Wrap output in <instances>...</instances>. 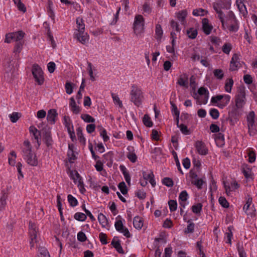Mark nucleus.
Returning a JSON list of instances; mask_svg holds the SVG:
<instances>
[{
    "label": "nucleus",
    "instance_id": "nucleus-37",
    "mask_svg": "<svg viewBox=\"0 0 257 257\" xmlns=\"http://www.w3.org/2000/svg\"><path fill=\"white\" fill-rule=\"evenodd\" d=\"M143 121L144 125L147 127H150L153 126V122L152 121L150 117L148 114L144 115Z\"/></svg>",
    "mask_w": 257,
    "mask_h": 257
},
{
    "label": "nucleus",
    "instance_id": "nucleus-56",
    "mask_svg": "<svg viewBox=\"0 0 257 257\" xmlns=\"http://www.w3.org/2000/svg\"><path fill=\"white\" fill-rule=\"evenodd\" d=\"M209 113L212 118L215 119L218 118L219 115V112L216 108H211L210 110Z\"/></svg>",
    "mask_w": 257,
    "mask_h": 257
},
{
    "label": "nucleus",
    "instance_id": "nucleus-15",
    "mask_svg": "<svg viewBox=\"0 0 257 257\" xmlns=\"http://www.w3.org/2000/svg\"><path fill=\"white\" fill-rule=\"evenodd\" d=\"M57 115L58 114L56 109H50L48 112L47 119L51 124H54L55 122V118Z\"/></svg>",
    "mask_w": 257,
    "mask_h": 257
},
{
    "label": "nucleus",
    "instance_id": "nucleus-32",
    "mask_svg": "<svg viewBox=\"0 0 257 257\" xmlns=\"http://www.w3.org/2000/svg\"><path fill=\"white\" fill-rule=\"evenodd\" d=\"M187 35L189 38L191 39H194L196 38L198 32L196 29L194 28H190L187 30Z\"/></svg>",
    "mask_w": 257,
    "mask_h": 257
},
{
    "label": "nucleus",
    "instance_id": "nucleus-51",
    "mask_svg": "<svg viewBox=\"0 0 257 257\" xmlns=\"http://www.w3.org/2000/svg\"><path fill=\"white\" fill-rule=\"evenodd\" d=\"M178 127L180 128L182 133L185 135H190L191 134V132L189 131V130L187 128V126L184 124H180V125H179Z\"/></svg>",
    "mask_w": 257,
    "mask_h": 257
},
{
    "label": "nucleus",
    "instance_id": "nucleus-33",
    "mask_svg": "<svg viewBox=\"0 0 257 257\" xmlns=\"http://www.w3.org/2000/svg\"><path fill=\"white\" fill-rule=\"evenodd\" d=\"M98 220L99 223L102 225V227H105L107 225L108 221L106 216L103 215L102 213L98 214Z\"/></svg>",
    "mask_w": 257,
    "mask_h": 257
},
{
    "label": "nucleus",
    "instance_id": "nucleus-4",
    "mask_svg": "<svg viewBox=\"0 0 257 257\" xmlns=\"http://www.w3.org/2000/svg\"><path fill=\"white\" fill-rule=\"evenodd\" d=\"M33 75L39 85H42L44 81L43 72L41 68L37 64L33 65L32 69Z\"/></svg>",
    "mask_w": 257,
    "mask_h": 257
},
{
    "label": "nucleus",
    "instance_id": "nucleus-52",
    "mask_svg": "<svg viewBox=\"0 0 257 257\" xmlns=\"http://www.w3.org/2000/svg\"><path fill=\"white\" fill-rule=\"evenodd\" d=\"M21 116V114L18 112H13L10 115V120L12 122H16L19 119Z\"/></svg>",
    "mask_w": 257,
    "mask_h": 257
},
{
    "label": "nucleus",
    "instance_id": "nucleus-44",
    "mask_svg": "<svg viewBox=\"0 0 257 257\" xmlns=\"http://www.w3.org/2000/svg\"><path fill=\"white\" fill-rule=\"evenodd\" d=\"M231 49L232 45L229 43H225L222 48V52L226 54H229Z\"/></svg>",
    "mask_w": 257,
    "mask_h": 257
},
{
    "label": "nucleus",
    "instance_id": "nucleus-55",
    "mask_svg": "<svg viewBox=\"0 0 257 257\" xmlns=\"http://www.w3.org/2000/svg\"><path fill=\"white\" fill-rule=\"evenodd\" d=\"M173 155L174 156V160H175V163H176V166L177 167V169L179 171V172L182 174H183V173L182 172V170L181 169V166H180V162H179V160L178 159V158L177 157V153L173 151Z\"/></svg>",
    "mask_w": 257,
    "mask_h": 257
},
{
    "label": "nucleus",
    "instance_id": "nucleus-26",
    "mask_svg": "<svg viewBox=\"0 0 257 257\" xmlns=\"http://www.w3.org/2000/svg\"><path fill=\"white\" fill-rule=\"evenodd\" d=\"M30 237L31 238V241L30 242L31 247H33L34 245V242H37V229L35 230H29Z\"/></svg>",
    "mask_w": 257,
    "mask_h": 257
},
{
    "label": "nucleus",
    "instance_id": "nucleus-61",
    "mask_svg": "<svg viewBox=\"0 0 257 257\" xmlns=\"http://www.w3.org/2000/svg\"><path fill=\"white\" fill-rule=\"evenodd\" d=\"M170 104L171 105V111L172 114L174 115H180V111L178 109L176 105L171 101H170Z\"/></svg>",
    "mask_w": 257,
    "mask_h": 257
},
{
    "label": "nucleus",
    "instance_id": "nucleus-29",
    "mask_svg": "<svg viewBox=\"0 0 257 257\" xmlns=\"http://www.w3.org/2000/svg\"><path fill=\"white\" fill-rule=\"evenodd\" d=\"M230 25L228 26V29L230 32H236L238 30L239 25L237 20L228 22Z\"/></svg>",
    "mask_w": 257,
    "mask_h": 257
},
{
    "label": "nucleus",
    "instance_id": "nucleus-10",
    "mask_svg": "<svg viewBox=\"0 0 257 257\" xmlns=\"http://www.w3.org/2000/svg\"><path fill=\"white\" fill-rule=\"evenodd\" d=\"M74 38L82 44H85L89 41V36L84 31L75 33L74 34Z\"/></svg>",
    "mask_w": 257,
    "mask_h": 257
},
{
    "label": "nucleus",
    "instance_id": "nucleus-22",
    "mask_svg": "<svg viewBox=\"0 0 257 257\" xmlns=\"http://www.w3.org/2000/svg\"><path fill=\"white\" fill-rule=\"evenodd\" d=\"M70 106L71 109L74 113L78 114L80 111V108L79 106L76 104L75 101L73 97H71L70 99Z\"/></svg>",
    "mask_w": 257,
    "mask_h": 257
},
{
    "label": "nucleus",
    "instance_id": "nucleus-27",
    "mask_svg": "<svg viewBox=\"0 0 257 257\" xmlns=\"http://www.w3.org/2000/svg\"><path fill=\"white\" fill-rule=\"evenodd\" d=\"M198 94L200 95H204L205 96H204L205 99H204V100L203 102V104H206L207 103V100H208V98L209 92H208V90L206 88H205L204 87H201L198 90Z\"/></svg>",
    "mask_w": 257,
    "mask_h": 257
},
{
    "label": "nucleus",
    "instance_id": "nucleus-5",
    "mask_svg": "<svg viewBox=\"0 0 257 257\" xmlns=\"http://www.w3.org/2000/svg\"><path fill=\"white\" fill-rule=\"evenodd\" d=\"M237 91L238 93L235 98V104L239 106V107H242L245 104V87L243 85L239 86Z\"/></svg>",
    "mask_w": 257,
    "mask_h": 257
},
{
    "label": "nucleus",
    "instance_id": "nucleus-64",
    "mask_svg": "<svg viewBox=\"0 0 257 257\" xmlns=\"http://www.w3.org/2000/svg\"><path fill=\"white\" fill-rule=\"evenodd\" d=\"M77 239L81 242H84L86 240L87 237L83 232L80 231L77 234Z\"/></svg>",
    "mask_w": 257,
    "mask_h": 257
},
{
    "label": "nucleus",
    "instance_id": "nucleus-16",
    "mask_svg": "<svg viewBox=\"0 0 257 257\" xmlns=\"http://www.w3.org/2000/svg\"><path fill=\"white\" fill-rule=\"evenodd\" d=\"M239 57L236 54L233 55L231 60L230 61L229 70L231 71H235L237 70L238 63Z\"/></svg>",
    "mask_w": 257,
    "mask_h": 257
},
{
    "label": "nucleus",
    "instance_id": "nucleus-11",
    "mask_svg": "<svg viewBox=\"0 0 257 257\" xmlns=\"http://www.w3.org/2000/svg\"><path fill=\"white\" fill-rule=\"evenodd\" d=\"M23 144L24 147L22 148V154L24 158L32 154V146L28 140L25 141Z\"/></svg>",
    "mask_w": 257,
    "mask_h": 257
},
{
    "label": "nucleus",
    "instance_id": "nucleus-18",
    "mask_svg": "<svg viewBox=\"0 0 257 257\" xmlns=\"http://www.w3.org/2000/svg\"><path fill=\"white\" fill-rule=\"evenodd\" d=\"M115 237L113 238L111 243V245L115 248L118 253L124 254V251L120 244V241L119 240H115Z\"/></svg>",
    "mask_w": 257,
    "mask_h": 257
},
{
    "label": "nucleus",
    "instance_id": "nucleus-35",
    "mask_svg": "<svg viewBox=\"0 0 257 257\" xmlns=\"http://www.w3.org/2000/svg\"><path fill=\"white\" fill-rule=\"evenodd\" d=\"M205 181L202 179H197L191 180V183L195 185L198 189H201Z\"/></svg>",
    "mask_w": 257,
    "mask_h": 257
},
{
    "label": "nucleus",
    "instance_id": "nucleus-2",
    "mask_svg": "<svg viewBox=\"0 0 257 257\" xmlns=\"http://www.w3.org/2000/svg\"><path fill=\"white\" fill-rule=\"evenodd\" d=\"M248 133L250 136H254L257 133V130L255 125V113L251 111L247 115Z\"/></svg>",
    "mask_w": 257,
    "mask_h": 257
},
{
    "label": "nucleus",
    "instance_id": "nucleus-57",
    "mask_svg": "<svg viewBox=\"0 0 257 257\" xmlns=\"http://www.w3.org/2000/svg\"><path fill=\"white\" fill-rule=\"evenodd\" d=\"M72 84V83L68 81L66 82L65 84V87L66 92L68 94H70L73 92V87Z\"/></svg>",
    "mask_w": 257,
    "mask_h": 257
},
{
    "label": "nucleus",
    "instance_id": "nucleus-39",
    "mask_svg": "<svg viewBox=\"0 0 257 257\" xmlns=\"http://www.w3.org/2000/svg\"><path fill=\"white\" fill-rule=\"evenodd\" d=\"M202 206L203 205L201 203L193 205L191 207L192 211L193 213L196 214L200 213L202 210Z\"/></svg>",
    "mask_w": 257,
    "mask_h": 257
},
{
    "label": "nucleus",
    "instance_id": "nucleus-42",
    "mask_svg": "<svg viewBox=\"0 0 257 257\" xmlns=\"http://www.w3.org/2000/svg\"><path fill=\"white\" fill-rule=\"evenodd\" d=\"M68 201L70 206L72 207L76 206L78 204V201L76 198L73 197L72 195L69 194L67 196Z\"/></svg>",
    "mask_w": 257,
    "mask_h": 257
},
{
    "label": "nucleus",
    "instance_id": "nucleus-25",
    "mask_svg": "<svg viewBox=\"0 0 257 257\" xmlns=\"http://www.w3.org/2000/svg\"><path fill=\"white\" fill-rule=\"evenodd\" d=\"M119 168L120 170H121L122 173L123 175V176L126 183L128 184V185H130L131 176L130 175L128 172L127 171L126 168L123 165H120Z\"/></svg>",
    "mask_w": 257,
    "mask_h": 257
},
{
    "label": "nucleus",
    "instance_id": "nucleus-36",
    "mask_svg": "<svg viewBox=\"0 0 257 257\" xmlns=\"http://www.w3.org/2000/svg\"><path fill=\"white\" fill-rule=\"evenodd\" d=\"M213 73L214 77L218 79L221 80L224 77V72L222 69H214Z\"/></svg>",
    "mask_w": 257,
    "mask_h": 257
},
{
    "label": "nucleus",
    "instance_id": "nucleus-19",
    "mask_svg": "<svg viewBox=\"0 0 257 257\" xmlns=\"http://www.w3.org/2000/svg\"><path fill=\"white\" fill-rule=\"evenodd\" d=\"M29 131L33 134L35 139L37 140L39 147L40 146V142L39 140V137L41 135L40 132L34 126H31L29 127Z\"/></svg>",
    "mask_w": 257,
    "mask_h": 257
},
{
    "label": "nucleus",
    "instance_id": "nucleus-34",
    "mask_svg": "<svg viewBox=\"0 0 257 257\" xmlns=\"http://www.w3.org/2000/svg\"><path fill=\"white\" fill-rule=\"evenodd\" d=\"M233 85V80L232 78L227 79L224 86L225 90L226 92L230 93L232 87Z\"/></svg>",
    "mask_w": 257,
    "mask_h": 257
},
{
    "label": "nucleus",
    "instance_id": "nucleus-9",
    "mask_svg": "<svg viewBox=\"0 0 257 257\" xmlns=\"http://www.w3.org/2000/svg\"><path fill=\"white\" fill-rule=\"evenodd\" d=\"M195 147L197 153L200 155H206L208 154V149L202 141H197L195 143Z\"/></svg>",
    "mask_w": 257,
    "mask_h": 257
},
{
    "label": "nucleus",
    "instance_id": "nucleus-23",
    "mask_svg": "<svg viewBox=\"0 0 257 257\" xmlns=\"http://www.w3.org/2000/svg\"><path fill=\"white\" fill-rule=\"evenodd\" d=\"M63 123L65 126L67 128L68 133H70V131L73 129V126L70 117L68 116L65 115L63 117Z\"/></svg>",
    "mask_w": 257,
    "mask_h": 257
},
{
    "label": "nucleus",
    "instance_id": "nucleus-50",
    "mask_svg": "<svg viewBox=\"0 0 257 257\" xmlns=\"http://www.w3.org/2000/svg\"><path fill=\"white\" fill-rule=\"evenodd\" d=\"M219 203L224 208H227L229 207V203L224 197L221 196L218 199Z\"/></svg>",
    "mask_w": 257,
    "mask_h": 257
},
{
    "label": "nucleus",
    "instance_id": "nucleus-28",
    "mask_svg": "<svg viewBox=\"0 0 257 257\" xmlns=\"http://www.w3.org/2000/svg\"><path fill=\"white\" fill-rule=\"evenodd\" d=\"M76 24L78 30L77 32H81L85 30V24L84 21L81 18H77L76 19Z\"/></svg>",
    "mask_w": 257,
    "mask_h": 257
},
{
    "label": "nucleus",
    "instance_id": "nucleus-53",
    "mask_svg": "<svg viewBox=\"0 0 257 257\" xmlns=\"http://www.w3.org/2000/svg\"><path fill=\"white\" fill-rule=\"evenodd\" d=\"M188 197V194L186 190L182 191L179 194V201H186Z\"/></svg>",
    "mask_w": 257,
    "mask_h": 257
},
{
    "label": "nucleus",
    "instance_id": "nucleus-60",
    "mask_svg": "<svg viewBox=\"0 0 257 257\" xmlns=\"http://www.w3.org/2000/svg\"><path fill=\"white\" fill-rule=\"evenodd\" d=\"M232 227L229 226L228 227V231L225 233L226 235L227 238V241H226V243H229V244L231 243V238L233 235L232 232Z\"/></svg>",
    "mask_w": 257,
    "mask_h": 257
},
{
    "label": "nucleus",
    "instance_id": "nucleus-20",
    "mask_svg": "<svg viewBox=\"0 0 257 257\" xmlns=\"http://www.w3.org/2000/svg\"><path fill=\"white\" fill-rule=\"evenodd\" d=\"M25 35V33L22 31H19L16 32L12 33L14 41H15L16 43L22 42Z\"/></svg>",
    "mask_w": 257,
    "mask_h": 257
},
{
    "label": "nucleus",
    "instance_id": "nucleus-45",
    "mask_svg": "<svg viewBox=\"0 0 257 257\" xmlns=\"http://www.w3.org/2000/svg\"><path fill=\"white\" fill-rule=\"evenodd\" d=\"M155 33H156V35L157 36V39L158 40H160L162 38V35L163 33L162 27L160 25L157 24L156 25Z\"/></svg>",
    "mask_w": 257,
    "mask_h": 257
},
{
    "label": "nucleus",
    "instance_id": "nucleus-48",
    "mask_svg": "<svg viewBox=\"0 0 257 257\" xmlns=\"http://www.w3.org/2000/svg\"><path fill=\"white\" fill-rule=\"evenodd\" d=\"M162 183L168 187H172L174 184L172 179L169 177L164 178L162 180Z\"/></svg>",
    "mask_w": 257,
    "mask_h": 257
},
{
    "label": "nucleus",
    "instance_id": "nucleus-47",
    "mask_svg": "<svg viewBox=\"0 0 257 257\" xmlns=\"http://www.w3.org/2000/svg\"><path fill=\"white\" fill-rule=\"evenodd\" d=\"M247 197L246 198V203L244 204V205L243 207V209L245 212H246L248 210L249 206L252 203V197H250L249 195L248 194L247 195Z\"/></svg>",
    "mask_w": 257,
    "mask_h": 257
},
{
    "label": "nucleus",
    "instance_id": "nucleus-54",
    "mask_svg": "<svg viewBox=\"0 0 257 257\" xmlns=\"http://www.w3.org/2000/svg\"><path fill=\"white\" fill-rule=\"evenodd\" d=\"M7 196L4 194L0 198V211L2 210L6 205V199Z\"/></svg>",
    "mask_w": 257,
    "mask_h": 257
},
{
    "label": "nucleus",
    "instance_id": "nucleus-31",
    "mask_svg": "<svg viewBox=\"0 0 257 257\" xmlns=\"http://www.w3.org/2000/svg\"><path fill=\"white\" fill-rule=\"evenodd\" d=\"M188 223L187 228L185 229L184 232L185 233H192L194 231L195 224L192 221L191 219L187 221Z\"/></svg>",
    "mask_w": 257,
    "mask_h": 257
},
{
    "label": "nucleus",
    "instance_id": "nucleus-38",
    "mask_svg": "<svg viewBox=\"0 0 257 257\" xmlns=\"http://www.w3.org/2000/svg\"><path fill=\"white\" fill-rule=\"evenodd\" d=\"M77 135L80 142L83 143L84 145L85 144V139L83 136L82 128L79 127L76 130Z\"/></svg>",
    "mask_w": 257,
    "mask_h": 257
},
{
    "label": "nucleus",
    "instance_id": "nucleus-6",
    "mask_svg": "<svg viewBox=\"0 0 257 257\" xmlns=\"http://www.w3.org/2000/svg\"><path fill=\"white\" fill-rule=\"evenodd\" d=\"M241 107H239V106L235 104L232 106L231 110L229 111L228 120L230 121L231 123L237 121L238 117L240 114L239 108Z\"/></svg>",
    "mask_w": 257,
    "mask_h": 257
},
{
    "label": "nucleus",
    "instance_id": "nucleus-43",
    "mask_svg": "<svg viewBox=\"0 0 257 257\" xmlns=\"http://www.w3.org/2000/svg\"><path fill=\"white\" fill-rule=\"evenodd\" d=\"M118 187L123 195H125L127 193L128 189L124 182L119 183Z\"/></svg>",
    "mask_w": 257,
    "mask_h": 257
},
{
    "label": "nucleus",
    "instance_id": "nucleus-46",
    "mask_svg": "<svg viewBox=\"0 0 257 257\" xmlns=\"http://www.w3.org/2000/svg\"><path fill=\"white\" fill-rule=\"evenodd\" d=\"M98 128H100V136L103 138L104 142H107L109 140V137L107 135L106 131L101 126H98Z\"/></svg>",
    "mask_w": 257,
    "mask_h": 257
},
{
    "label": "nucleus",
    "instance_id": "nucleus-21",
    "mask_svg": "<svg viewBox=\"0 0 257 257\" xmlns=\"http://www.w3.org/2000/svg\"><path fill=\"white\" fill-rule=\"evenodd\" d=\"M187 16V11L186 10L180 11L177 14V18L182 25L184 24Z\"/></svg>",
    "mask_w": 257,
    "mask_h": 257
},
{
    "label": "nucleus",
    "instance_id": "nucleus-3",
    "mask_svg": "<svg viewBox=\"0 0 257 257\" xmlns=\"http://www.w3.org/2000/svg\"><path fill=\"white\" fill-rule=\"evenodd\" d=\"M145 19L143 16L137 15L135 17V20L133 24V29L136 35L143 32L144 29Z\"/></svg>",
    "mask_w": 257,
    "mask_h": 257
},
{
    "label": "nucleus",
    "instance_id": "nucleus-7",
    "mask_svg": "<svg viewBox=\"0 0 257 257\" xmlns=\"http://www.w3.org/2000/svg\"><path fill=\"white\" fill-rule=\"evenodd\" d=\"M114 226L116 230L122 233L124 236L127 238H130L131 236V234L128 231V229L124 226L121 220H117L114 224Z\"/></svg>",
    "mask_w": 257,
    "mask_h": 257
},
{
    "label": "nucleus",
    "instance_id": "nucleus-17",
    "mask_svg": "<svg viewBox=\"0 0 257 257\" xmlns=\"http://www.w3.org/2000/svg\"><path fill=\"white\" fill-rule=\"evenodd\" d=\"M27 160V162L28 164L32 166H36L38 165V160L35 154L32 153L28 155V157L24 158Z\"/></svg>",
    "mask_w": 257,
    "mask_h": 257
},
{
    "label": "nucleus",
    "instance_id": "nucleus-41",
    "mask_svg": "<svg viewBox=\"0 0 257 257\" xmlns=\"http://www.w3.org/2000/svg\"><path fill=\"white\" fill-rule=\"evenodd\" d=\"M81 118L86 122H94L95 119L88 114H82L81 115Z\"/></svg>",
    "mask_w": 257,
    "mask_h": 257
},
{
    "label": "nucleus",
    "instance_id": "nucleus-62",
    "mask_svg": "<svg viewBox=\"0 0 257 257\" xmlns=\"http://www.w3.org/2000/svg\"><path fill=\"white\" fill-rule=\"evenodd\" d=\"M23 47V43L22 42H18L16 43L14 49V53H20Z\"/></svg>",
    "mask_w": 257,
    "mask_h": 257
},
{
    "label": "nucleus",
    "instance_id": "nucleus-13",
    "mask_svg": "<svg viewBox=\"0 0 257 257\" xmlns=\"http://www.w3.org/2000/svg\"><path fill=\"white\" fill-rule=\"evenodd\" d=\"M213 27L208 23V20L207 18H204L202 20V29L203 32L207 35L210 34Z\"/></svg>",
    "mask_w": 257,
    "mask_h": 257
},
{
    "label": "nucleus",
    "instance_id": "nucleus-8",
    "mask_svg": "<svg viewBox=\"0 0 257 257\" xmlns=\"http://www.w3.org/2000/svg\"><path fill=\"white\" fill-rule=\"evenodd\" d=\"M43 139L47 147L49 148L52 146L53 141L52 138L51 131L49 128L43 130Z\"/></svg>",
    "mask_w": 257,
    "mask_h": 257
},
{
    "label": "nucleus",
    "instance_id": "nucleus-12",
    "mask_svg": "<svg viewBox=\"0 0 257 257\" xmlns=\"http://www.w3.org/2000/svg\"><path fill=\"white\" fill-rule=\"evenodd\" d=\"M177 83L181 86L187 88L188 87V75L186 73L181 74L178 79Z\"/></svg>",
    "mask_w": 257,
    "mask_h": 257
},
{
    "label": "nucleus",
    "instance_id": "nucleus-1",
    "mask_svg": "<svg viewBox=\"0 0 257 257\" xmlns=\"http://www.w3.org/2000/svg\"><path fill=\"white\" fill-rule=\"evenodd\" d=\"M130 96L131 101L136 106L139 107L142 105L144 99L143 93L136 85L134 84L132 86Z\"/></svg>",
    "mask_w": 257,
    "mask_h": 257
},
{
    "label": "nucleus",
    "instance_id": "nucleus-49",
    "mask_svg": "<svg viewBox=\"0 0 257 257\" xmlns=\"http://www.w3.org/2000/svg\"><path fill=\"white\" fill-rule=\"evenodd\" d=\"M168 205L170 210L171 212L174 211L177 209V203L176 200H170L168 201Z\"/></svg>",
    "mask_w": 257,
    "mask_h": 257
},
{
    "label": "nucleus",
    "instance_id": "nucleus-30",
    "mask_svg": "<svg viewBox=\"0 0 257 257\" xmlns=\"http://www.w3.org/2000/svg\"><path fill=\"white\" fill-rule=\"evenodd\" d=\"M70 177L75 184L78 182L79 179H82L78 172L76 170H73L70 172Z\"/></svg>",
    "mask_w": 257,
    "mask_h": 257
},
{
    "label": "nucleus",
    "instance_id": "nucleus-59",
    "mask_svg": "<svg viewBox=\"0 0 257 257\" xmlns=\"http://www.w3.org/2000/svg\"><path fill=\"white\" fill-rule=\"evenodd\" d=\"M126 157L132 163H135L137 160V156L134 152H129Z\"/></svg>",
    "mask_w": 257,
    "mask_h": 257
},
{
    "label": "nucleus",
    "instance_id": "nucleus-14",
    "mask_svg": "<svg viewBox=\"0 0 257 257\" xmlns=\"http://www.w3.org/2000/svg\"><path fill=\"white\" fill-rule=\"evenodd\" d=\"M241 171L246 179L252 178L251 169L248 165L243 164L241 166Z\"/></svg>",
    "mask_w": 257,
    "mask_h": 257
},
{
    "label": "nucleus",
    "instance_id": "nucleus-24",
    "mask_svg": "<svg viewBox=\"0 0 257 257\" xmlns=\"http://www.w3.org/2000/svg\"><path fill=\"white\" fill-rule=\"evenodd\" d=\"M133 225L136 229H141L143 226L142 219L139 216H135L133 220Z\"/></svg>",
    "mask_w": 257,
    "mask_h": 257
},
{
    "label": "nucleus",
    "instance_id": "nucleus-58",
    "mask_svg": "<svg viewBox=\"0 0 257 257\" xmlns=\"http://www.w3.org/2000/svg\"><path fill=\"white\" fill-rule=\"evenodd\" d=\"M112 97L113 98V100L115 104L118 105L119 107L121 108L123 106L122 101L120 100L119 98L117 95H116L114 93L111 94Z\"/></svg>",
    "mask_w": 257,
    "mask_h": 257
},
{
    "label": "nucleus",
    "instance_id": "nucleus-40",
    "mask_svg": "<svg viewBox=\"0 0 257 257\" xmlns=\"http://www.w3.org/2000/svg\"><path fill=\"white\" fill-rule=\"evenodd\" d=\"M74 218L78 221H83L86 220L87 216L83 213L77 212L74 214Z\"/></svg>",
    "mask_w": 257,
    "mask_h": 257
},
{
    "label": "nucleus",
    "instance_id": "nucleus-63",
    "mask_svg": "<svg viewBox=\"0 0 257 257\" xmlns=\"http://www.w3.org/2000/svg\"><path fill=\"white\" fill-rule=\"evenodd\" d=\"M99 238L102 244H106L108 243L107 241V235L106 234L103 232L100 233L99 234Z\"/></svg>",
    "mask_w": 257,
    "mask_h": 257
}]
</instances>
